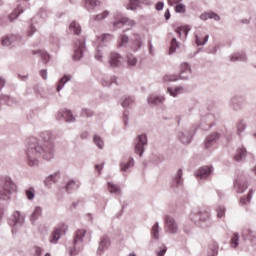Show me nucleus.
Returning <instances> with one entry per match:
<instances>
[{"label": "nucleus", "mask_w": 256, "mask_h": 256, "mask_svg": "<svg viewBox=\"0 0 256 256\" xmlns=\"http://www.w3.org/2000/svg\"><path fill=\"white\" fill-rule=\"evenodd\" d=\"M183 169H178L171 176V187L172 189H181L183 187Z\"/></svg>", "instance_id": "obj_12"}, {"label": "nucleus", "mask_w": 256, "mask_h": 256, "mask_svg": "<svg viewBox=\"0 0 256 256\" xmlns=\"http://www.w3.org/2000/svg\"><path fill=\"white\" fill-rule=\"evenodd\" d=\"M32 54L39 55L44 63H49V59H51V55L45 50H34Z\"/></svg>", "instance_id": "obj_31"}, {"label": "nucleus", "mask_w": 256, "mask_h": 256, "mask_svg": "<svg viewBox=\"0 0 256 256\" xmlns=\"http://www.w3.org/2000/svg\"><path fill=\"white\" fill-rule=\"evenodd\" d=\"M39 17H41L42 19H47V17H49V11L45 8H41L39 13H38Z\"/></svg>", "instance_id": "obj_59"}, {"label": "nucleus", "mask_w": 256, "mask_h": 256, "mask_svg": "<svg viewBox=\"0 0 256 256\" xmlns=\"http://www.w3.org/2000/svg\"><path fill=\"white\" fill-rule=\"evenodd\" d=\"M135 166V159L133 157H129L127 162H120V171L127 172L131 167Z\"/></svg>", "instance_id": "obj_27"}, {"label": "nucleus", "mask_w": 256, "mask_h": 256, "mask_svg": "<svg viewBox=\"0 0 256 256\" xmlns=\"http://www.w3.org/2000/svg\"><path fill=\"white\" fill-rule=\"evenodd\" d=\"M113 83H116L117 85V77H112V78H103L102 79V85L103 87H111V85H113Z\"/></svg>", "instance_id": "obj_44"}, {"label": "nucleus", "mask_w": 256, "mask_h": 256, "mask_svg": "<svg viewBox=\"0 0 256 256\" xmlns=\"http://www.w3.org/2000/svg\"><path fill=\"white\" fill-rule=\"evenodd\" d=\"M69 29L74 35H81V25H79L77 21H72L70 23Z\"/></svg>", "instance_id": "obj_38"}, {"label": "nucleus", "mask_w": 256, "mask_h": 256, "mask_svg": "<svg viewBox=\"0 0 256 256\" xmlns=\"http://www.w3.org/2000/svg\"><path fill=\"white\" fill-rule=\"evenodd\" d=\"M210 251L208 253V256H215L217 255V253H219V245H217V243H214L211 247H210Z\"/></svg>", "instance_id": "obj_54"}, {"label": "nucleus", "mask_w": 256, "mask_h": 256, "mask_svg": "<svg viewBox=\"0 0 256 256\" xmlns=\"http://www.w3.org/2000/svg\"><path fill=\"white\" fill-rule=\"evenodd\" d=\"M57 121H66V123H75L76 119L73 116V112L71 110H60L56 114Z\"/></svg>", "instance_id": "obj_15"}, {"label": "nucleus", "mask_w": 256, "mask_h": 256, "mask_svg": "<svg viewBox=\"0 0 256 256\" xmlns=\"http://www.w3.org/2000/svg\"><path fill=\"white\" fill-rule=\"evenodd\" d=\"M95 113L91 109L83 108L81 111V117H93Z\"/></svg>", "instance_id": "obj_53"}, {"label": "nucleus", "mask_w": 256, "mask_h": 256, "mask_svg": "<svg viewBox=\"0 0 256 256\" xmlns=\"http://www.w3.org/2000/svg\"><path fill=\"white\" fill-rule=\"evenodd\" d=\"M152 239L159 240V222H155L151 229Z\"/></svg>", "instance_id": "obj_46"}, {"label": "nucleus", "mask_w": 256, "mask_h": 256, "mask_svg": "<svg viewBox=\"0 0 256 256\" xmlns=\"http://www.w3.org/2000/svg\"><path fill=\"white\" fill-rule=\"evenodd\" d=\"M219 139H221V133L212 132L209 134L204 140L205 149H213V147L217 145V141H219Z\"/></svg>", "instance_id": "obj_13"}, {"label": "nucleus", "mask_w": 256, "mask_h": 256, "mask_svg": "<svg viewBox=\"0 0 256 256\" xmlns=\"http://www.w3.org/2000/svg\"><path fill=\"white\" fill-rule=\"evenodd\" d=\"M13 191H17V185L11 177H5L0 189V200L9 201L11 195H13Z\"/></svg>", "instance_id": "obj_3"}, {"label": "nucleus", "mask_w": 256, "mask_h": 256, "mask_svg": "<svg viewBox=\"0 0 256 256\" xmlns=\"http://www.w3.org/2000/svg\"><path fill=\"white\" fill-rule=\"evenodd\" d=\"M121 60H122L121 54L112 52L110 54L109 64L112 67H119V65H121Z\"/></svg>", "instance_id": "obj_25"}, {"label": "nucleus", "mask_w": 256, "mask_h": 256, "mask_svg": "<svg viewBox=\"0 0 256 256\" xmlns=\"http://www.w3.org/2000/svg\"><path fill=\"white\" fill-rule=\"evenodd\" d=\"M251 199H253V190H250L246 197H242L240 199V204L249 205V203H251Z\"/></svg>", "instance_id": "obj_48"}, {"label": "nucleus", "mask_w": 256, "mask_h": 256, "mask_svg": "<svg viewBox=\"0 0 256 256\" xmlns=\"http://www.w3.org/2000/svg\"><path fill=\"white\" fill-rule=\"evenodd\" d=\"M127 63L130 65V67H135V65H137V58H135L133 55L128 56Z\"/></svg>", "instance_id": "obj_58"}, {"label": "nucleus", "mask_w": 256, "mask_h": 256, "mask_svg": "<svg viewBox=\"0 0 256 256\" xmlns=\"http://www.w3.org/2000/svg\"><path fill=\"white\" fill-rule=\"evenodd\" d=\"M36 32H37V28H35V26H33V24H31L27 31V37H33V35H35Z\"/></svg>", "instance_id": "obj_60"}, {"label": "nucleus", "mask_w": 256, "mask_h": 256, "mask_svg": "<svg viewBox=\"0 0 256 256\" xmlns=\"http://www.w3.org/2000/svg\"><path fill=\"white\" fill-rule=\"evenodd\" d=\"M85 235H87V230L85 229H80L75 232L73 247L69 250L70 256L79 255V253L83 251V239H85Z\"/></svg>", "instance_id": "obj_4"}, {"label": "nucleus", "mask_w": 256, "mask_h": 256, "mask_svg": "<svg viewBox=\"0 0 256 256\" xmlns=\"http://www.w3.org/2000/svg\"><path fill=\"white\" fill-rule=\"evenodd\" d=\"M133 25H135V21L130 20L127 17H121L113 22L114 29H121V27L125 26L133 27Z\"/></svg>", "instance_id": "obj_21"}, {"label": "nucleus", "mask_w": 256, "mask_h": 256, "mask_svg": "<svg viewBox=\"0 0 256 256\" xmlns=\"http://www.w3.org/2000/svg\"><path fill=\"white\" fill-rule=\"evenodd\" d=\"M231 63H247V54L244 51L234 52L229 56Z\"/></svg>", "instance_id": "obj_20"}, {"label": "nucleus", "mask_w": 256, "mask_h": 256, "mask_svg": "<svg viewBox=\"0 0 256 256\" xmlns=\"http://www.w3.org/2000/svg\"><path fill=\"white\" fill-rule=\"evenodd\" d=\"M181 31H183L185 37H187V35H189V31H191V26L186 25V26H183V27H177L175 29V33H177V35H179L180 37L182 35Z\"/></svg>", "instance_id": "obj_43"}, {"label": "nucleus", "mask_w": 256, "mask_h": 256, "mask_svg": "<svg viewBox=\"0 0 256 256\" xmlns=\"http://www.w3.org/2000/svg\"><path fill=\"white\" fill-rule=\"evenodd\" d=\"M179 47V42L177 41V38H172L171 45L169 48V55H173L177 51Z\"/></svg>", "instance_id": "obj_47"}, {"label": "nucleus", "mask_w": 256, "mask_h": 256, "mask_svg": "<svg viewBox=\"0 0 256 256\" xmlns=\"http://www.w3.org/2000/svg\"><path fill=\"white\" fill-rule=\"evenodd\" d=\"M184 89L182 86H178V87H168L167 88V93H169V95L171 97H177L178 95H181V93H183Z\"/></svg>", "instance_id": "obj_33"}, {"label": "nucleus", "mask_w": 256, "mask_h": 256, "mask_svg": "<svg viewBox=\"0 0 256 256\" xmlns=\"http://www.w3.org/2000/svg\"><path fill=\"white\" fill-rule=\"evenodd\" d=\"M69 81H71V76H69V75H64L62 78H60L56 85L57 93H60L61 90L63 89V87H65V85H67V83H69Z\"/></svg>", "instance_id": "obj_28"}, {"label": "nucleus", "mask_w": 256, "mask_h": 256, "mask_svg": "<svg viewBox=\"0 0 256 256\" xmlns=\"http://www.w3.org/2000/svg\"><path fill=\"white\" fill-rule=\"evenodd\" d=\"M86 46H85V38H79L74 42V55L73 59L74 61H81L83 58V53L86 51Z\"/></svg>", "instance_id": "obj_8"}, {"label": "nucleus", "mask_w": 256, "mask_h": 256, "mask_svg": "<svg viewBox=\"0 0 256 256\" xmlns=\"http://www.w3.org/2000/svg\"><path fill=\"white\" fill-rule=\"evenodd\" d=\"M147 102L149 105H154V106L163 105V103H165V96L151 94L147 98Z\"/></svg>", "instance_id": "obj_24"}, {"label": "nucleus", "mask_w": 256, "mask_h": 256, "mask_svg": "<svg viewBox=\"0 0 256 256\" xmlns=\"http://www.w3.org/2000/svg\"><path fill=\"white\" fill-rule=\"evenodd\" d=\"M60 177L61 175L59 174V172L51 174L44 180V185H46L47 187H51L53 183H57V181H59Z\"/></svg>", "instance_id": "obj_26"}, {"label": "nucleus", "mask_w": 256, "mask_h": 256, "mask_svg": "<svg viewBox=\"0 0 256 256\" xmlns=\"http://www.w3.org/2000/svg\"><path fill=\"white\" fill-rule=\"evenodd\" d=\"M191 220L202 229H209L213 225V219L211 218V210L198 209L194 210L190 215Z\"/></svg>", "instance_id": "obj_2"}, {"label": "nucleus", "mask_w": 256, "mask_h": 256, "mask_svg": "<svg viewBox=\"0 0 256 256\" xmlns=\"http://www.w3.org/2000/svg\"><path fill=\"white\" fill-rule=\"evenodd\" d=\"M191 65L189 63H182L180 66V74H170L164 76V81L173 82V81H179V79H183L184 81H187L189 79V76L191 75Z\"/></svg>", "instance_id": "obj_5"}, {"label": "nucleus", "mask_w": 256, "mask_h": 256, "mask_svg": "<svg viewBox=\"0 0 256 256\" xmlns=\"http://www.w3.org/2000/svg\"><path fill=\"white\" fill-rule=\"evenodd\" d=\"M35 193L36 191L33 186L26 189L25 190L26 199H28V201H33V199H35Z\"/></svg>", "instance_id": "obj_45"}, {"label": "nucleus", "mask_w": 256, "mask_h": 256, "mask_svg": "<svg viewBox=\"0 0 256 256\" xmlns=\"http://www.w3.org/2000/svg\"><path fill=\"white\" fill-rule=\"evenodd\" d=\"M43 217V207L41 206H35L32 209V212L30 214V223H32V225H35V223H37V221H39V218Z\"/></svg>", "instance_id": "obj_22"}, {"label": "nucleus", "mask_w": 256, "mask_h": 256, "mask_svg": "<svg viewBox=\"0 0 256 256\" xmlns=\"http://www.w3.org/2000/svg\"><path fill=\"white\" fill-rule=\"evenodd\" d=\"M108 191L111 194H115V195H121V187H119V185L114 184L113 182H108Z\"/></svg>", "instance_id": "obj_36"}, {"label": "nucleus", "mask_w": 256, "mask_h": 256, "mask_svg": "<svg viewBox=\"0 0 256 256\" xmlns=\"http://www.w3.org/2000/svg\"><path fill=\"white\" fill-rule=\"evenodd\" d=\"M213 175V166H202L195 173L196 179H209Z\"/></svg>", "instance_id": "obj_18"}, {"label": "nucleus", "mask_w": 256, "mask_h": 256, "mask_svg": "<svg viewBox=\"0 0 256 256\" xmlns=\"http://www.w3.org/2000/svg\"><path fill=\"white\" fill-rule=\"evenodd\" d=\"M164 7H165V3L163 1H159L156 3L155 9L156 11H163Z\"/></svg>", "instance_id": "obj_62"}, {"label": "nucleus", "mask_w": 256, "mask_h": 256, "mask_svg": "<svg viewBox=\"0 0 256 256\" xmlns=\"http://www.w3.org/2000/svg\"><path fill=\"white\" fill-rule=\"evenodd\" d=\"M139 5H141L139 0H129L128 4L126 5V9L130 11H137Z\"/></svg>", "instance_id": "obj_41"}, {"label": "nucleus", "mask_w": 256, "mask_h": 256, "mask_svg": "<svg viewBox=\"0 0 256 256\" xmlns=\"http://www.w3.org/2000/svg\"><path fill=\"white\" fill-rule=\"evenodd\" d=\"M230 249H237L239 247V233L235 232L231 236Z\"/></svg>", "instance_id": "obj_39"}, {"label": "nucleus", "mask_w": 256, "mask_h": 256, "mask_svg": "<svg viewBox=\"0 0 256 256\" xmlns=\"http://www.w3.org/2000/svg\"><path fill=\"white\" fill-rule=\"evenodd\" d=\"M68 229L69 227L65 223L58 225L52 232V238L50 240V243L57 245L59 239H61V235H65Z\"/></svg>", "instance_id": "obj_11"}, {"label": "nucleus", "mask_w": 256, "mask_h": 256, "mask_svg": "<svg viewBox=\"0 0 256 256\" xmlns=\"http://www.w3.org/2000/svg\"><path fill=\"white\" fill-rule=\"evenodd\" d=\"M123 121H124L125 127H127V125H129V112L127 110L124 111Z\"/></svg>", "instance_id": "obj_61"}, {"label": "nucleus", "mask_w": 256, "mask_h": 256, "mask_svg": "<svg viewBox=\"0 0 256 256\" xmlns=\"http://www.w3.org/2000/svg\"><path fill=\"white\" fill-rule=\"evenodd\" d=\"M148 143L147 134H139L136 137V141L134 143V151L136 155L139 157H143V153H145V147Z\"/></svg>", "instance_id": "obj_6"}, {"label": "nucleus", "mask_w": 256, "mask_h": 256, "mask_svg": "<svg viewBox=\"0 0 256 256\" xmlns=\"http://www.w3.org/2000/svg\"><path fill=\"white\" fill-rule=\"evenodd\" d=\"M164 229L170 235H177L179 232V225L177 221L173 218V216H166L164 219Z\"/></svg>", "instance_id": "obj_10"}, {"label": "nucleus", "mask_w": 256, "mask_h": 256, "mask_svg": "<svg viewBox=\"0 0 256 256\" xmlns=\"http://www.w3.org/2000/svg\"><path fill=\"white\" fill-rule=\"evenodd\" d=\"M111 247V238L108 235H104L100 237L98 248H97V255H101L104 251H107Z\"/></svg>", "instance_id": "obj_17"}, {"label": "nucleus", "mask_w": 256, "mask_h": 256, "mask_svg": "<svg viewBox=\"0 0 256 256\" xmlns=\"http://www.w3.org/2000/svg\"><path fill=\"white\" fill-rule=\"evenodd\" d=\"M135 103V97L133 96H126L124 97V99L121 102V106L124 109H128L129 107H131V105H133Z\"/></svg>", "instance_id": "obj_37"}, {"label": "nucleus", "mask_w": 256, "mask_h": 256, "mask_svg": "<svg viewBox=\"0 0 256 256\" xmlns=\"http://www.w3.org/2000/svg\"><path fill=\"white\" fill-rule=\"evenodd\" d=\"M234 187L237 193H245V191H247V188L249 187V185L247 184V177H245V175L238 176L235 181Z\"/></svg>", "instance_id": "obj_16"}, {"label": "nucleus", "mask_w": 256, "mask_h": 256, "mask_svg": "<svg viewBox=\"0 0 256 256\" xmlns=\"http://www.w3.org/2000/svg\"><path fill=\"white\" fill-rule=\"evenodd\" d=\"M202 21H207V19H214V21H220L221 17L215 12H206L200 15Z\"/></svg>", "instance_id": "obj_30"}, {"label": "nucleus", "mask_w": 256, "mask_h": 256, "mask_svg": "<svg viewBox=\"0 0 256 256\" xmlns=\"http://www.w3.org/2000/svg\"><path fill=\"white\" fill-rule=\"evenodd\" d=\"M230 107L234 111H241L245 107V97L243 96H234L230 100Z\"/></svg>", "instance_id": "obj_19"}, {"label": "nucleus", "mask_w": 256, "mask_h": 256, "mask_svg": "<svg viewBox=\"0 0 256 256\" xmlns=\"http://www.w3.org/2000/svg\"><path fill=\"white\" fill-rule=\"evenodd\" d=\"M0 101H2L3 103H6V105H13V103H15V98L7 95H1Z\"/></svg>", "instance_id": "obj_51"}, {"label": "nucleus", "mask_w": 256, "mask_h": 256, "mask_svg": "<svg viewBox=\"0 0 256 256\" xmlns=\"http://www.w3.org/2000/svg\"><path fill=\"white\" fill-rule=\"evenodd\" d=\"M93 142L98 147V149H103L105 143L103 142V138L99 135H94Z\"/></svg>", "instance_id": "obj_49"}, {"label": "nucleus", "mask_w": 256, "mask_h": 256, "mask_svg": "<svg viewBox=\"0 0 256 256\" xmlns=\"http://www.w3.org/2000/svg\"><path fill=\"white\" fill-rule=\"evenodd\" d=\"M245 157H247V150L245 147L241 146L240 148L237 149V153L234 156V160L239 162V161H244Z\"/></svg>", "instance_id": "obj_29"}, {"label": "nucleus", "mask_w": 256, "mask_h": 256, "mask_svg": "<svg viewBox=\"0 0 256 256\" xmlns=\"http://www.w3.org/2000/svg\"><path fill=\"white\" fill-rule=\"evenodd\" d=\"M9 225L12 227V233H17L19 227H23L25 223V216L21 215V212L15 211L12 215V219L9 220Z\"/></svg>", "instance_id": "obj_7"}, {"label": "nucleus", "mask_w": 256, "mask_h": 256, "mask_svg": "<svg viewBox=\"0 0 256 256\" xmlns=\"http://www.w3.org/2000/svg\"><path fill=\"white\" fill-rule=\"evenodd\" d=\"M174 9H175V12H176V13H185V11H186V7H185V5L182 4V3L176 4V6H175Z\"/></svg>", "instance_id": "obj_57"}, {"label": "nucleus", "mask_w": 256, "mask_h": 256, "mask_svg": "<svg viewBox=\"0 0 256 256\" xmlns=\"http://www.w3.org/2000/svg\"><path fill=\"white\" fill-rule=\"evenodd\" d=\"M23 36L19 34H7L1 38V45L3 47H14L15 43H21Z\"/></svg>", "instance_id": "obj_9"}, {"label": "nucleus", "mask_w": 256, "mask_h": 256, "mask_svg": "<svg viewBox=\"0 0 256 256\" xmlns=\"http://www.w3.org/2000/svg\"><path fill=\"white\" fill-rule=\"evenodd\" d=\"M148 51L149 55H155V52L153 51V43L151 42V40L148 41Z\"/></svg>", "instance_id": "obj_64"}, {"label": "nucleus", "mask_w": 256, "mask_h": 256, "mask_svg": "<svg viewBox=\"0 0 256 256\" xmlns=\"http://www.w3.org/2000/svg\"><path fill=\"white\" fill-rule=\"evenodd\" d=\"M216 211H217V218L221 219V217H224L225 215V206H218Z\"/></svg>", "instance_id": "obj_56"}, {"label": "nucleus", "mask_w": 256, "mask_h": 256, "mask_svg": "<svg viewBox=\"0 0 256 256\" xmlns=\"http://www.w3.org/2000/svg\"><path fill=\"white\" fill-rule=\"evenodd\" d=\"M195 131L191 129H184L178 132V139L183 145H189L191 143V139H193V134Z\"/></svg>", "instance_id": "obj_14"}, {"label": "nucleus", "mask_w": 256, "mask_h": 256, "mask_svg": "<svg viewBox=\"0 0 256 256\" xmlns=\"http://www.w3.org/2000/svg\"><path fill=\"white\" fill-rule=\"evenodd\" d=\"M40 139L31 137L25 152L26 163L29 167L39 166V157L44 161L55 159V144H53V134L50 131L40 133Z\"/></svg>", "instance_id": "obj_1"}, {"label": "nucleus", "mask_w": 256, "mask_h": 256, "mask_svg": "<svg viewBox=\"0 0 256 256\" xmlns=\"http://www.w3.org/2000/svg\"><path fill=\"white\" fill-rule=\"evenodd\" d=\"M107 17H109V11L105 10L98 15L90 16V23H93V21H103L104 19H107Z\"/></svg>", "instance_id": "obj_34"}, {"label": "nucleus", "mask_w": 256, "mask_h": 256, "mask_svg": "<svg viewBox=\"0 0 256 256\" xmlns=\"http://www.w3.org/2000/svg\"><path fill=\"white\" fill-rule=\"evenodd\" d=\"M247 129V125L245 124V121L240 120L237 124V133L241 137V133Z\"/></svg>", "instance_id": "obj_52"}, {"label": "nucleus", "mask_w": 256, "mask_h": 256, "mask_svg": "<svg viewBox=\"0 0 256 256\" xmlns=\"http://www.w3.org/2000/svg\"><path fill=\"white\" fill-rule=\"evenodd\" d=\"M127 43H129V36L124 34L120 37V43L118 44V47H124V45H127Z\"/></svg>", "instance_id": "obj_55"}, {"label": "nucleus", "mask_w": 256, "mask_h": 256, "mask_svg": "<svg viewBox=\"0 0 256 256\" xmlns=\"http://www.w3.org/2000/svg\"><path fill=\"white\" fill-rule=\"evenodd\" d=\"M242 237H244V239H256V232L249 228L244 229L242 231Z\"/></svg>", "instance_id": "obj_42"}, {"label": "nucleus", "mask_w": 256, "mask_h": 256, "mask_svg": "<svg viewBox=\"0 0 256 256\" xmlns=\"http://www.w3.org/2000/svg\"><path fill=\"white\" fill-rule=\"evenodd\" d=\"M142 46L143 42L141 41V36L139 34H134L132 45L133 51H139V49H141Z\"/></svg>", "instance_id": "obj_32"}, {"label": "nucleus", "mask_w": 256, "mask_h": 256, "mask_svg": "<svg viewBox=\"0 0 256 256\" xmlns=\"http://www.w3.org/2000/svg\"><path fill=\"white\" fill-rule=\"evenodd\" d=\"M85 9L91 13V11H95V7L99 5V0H84Z\"/></svg>", "instance_id": "obj_35"}, {"label": "nucleus", "mask_w": 256, "mask_h": 256, "mask_svg": "<svg viewBox=\"0 0 256 256\" xmlns=\"http://www.w3.org/2000/svg\"><path fill=\"white\" fill-rule=\"evenodd\" d=\"M195 43L198 47H201V45H207V41H209V34L205 35L203 38V41H201L199 35H195Z\"/></svg>", "instance_id": "obj_50"}, {"label": "nucleus", "mask_w": 256, "mask_h": 256, "mask_svg": "<svg viewBox=\"0 0 256 256\" xmlns=\"http://www.w3.org/2000/svg\"><path fill=\"white\" fill-rule=\"evenodd\" d=\"M34 250H35V255L36 256H41L43 254V248H41L39 246H35Z\"/></svg>", "instance_id": "obj_63"}, {"label": "nucleus", "mask_w": 256, "mask_h": 256, "mask_svg": "<svg viewBox=\"0 0 256 256\" xmlns=\"http://www.w3.org/2000/svg\"><path fill=\"white\" fill-rule=\"evenodd\" d=\"M21 13H23V6L18 5V7L8 16L9 21H15V19L19 17Z\"/></svg>", "instance_id": "obj_40"}, {"label": "nucleus", "mask_w": 256, "mask_h": 256, "mask_svg": "<svg viewBox=\"0 0 256 256\" xmlns=\"http://www.w3.org/2000/svg\"><path fill=\"white\" fill-rule=\"evenodd\" d=\"M81 187V182L79 180L70 179L65 184V189L68 193H74Z\"/></svg>", "instance_id": "obj_23"}]
</instances>
